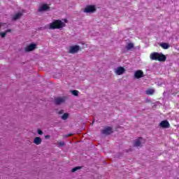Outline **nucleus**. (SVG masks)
<instances>
[{
    "label": "nucleus",
    "mask_w": 179,
    "mask_h": 179,
    "mask_svg": "<svg viewBox=\"0 0 179 179\" xmlns=\"http://www.w3.org/2000/svg\"><path fill=\"white\" fill-rule=\"evenodd\" d=\"M65 26V22H62L61 20H55L50 24L49 29L51 30H56L57 29H64Z\"/></svg>",
    "instance_id": "obj_1"
},
{
    "label": "nucleus",
    "mask_w": 179,
    "mask_h": 179,
    "mask_svg": "<svg viewBox=\"0 0 179 179\" xmlns=\"http://www.w3.org/2000/svg\"><path fill=\"white\" fill-rule=\"evenodd\" d=\"M150 57L151 59L154 61H160V62L166 61V57L164 56V55L157 53V52L152 53Z\"/></svg>",
    "instance_id": "obj_2"
},
{
    "label": "nucleus",
    "mask_w": 179,
    "mask_h": 179,
    "mask_svg": "<svg viewBox=\"0 0 179 179\" xmlns=\"http://www.w3.org/2000/svg\"><path fill=\"white\" fill-rule=\"evenodd\" d=\"M80 51V46L78 45H71L69 47V53L70 54H78Z\"/></svg>",
    "instance_id": "obj_3"
},
{
    "label": "nucleus",
    "mask_w": 179,
    "mask_h": 179,
    "mask_svg": "<svg viewBox=\"0 0 179 179\" xmlns=\"http://www.w3.org/2000/svg\"><path fill=\"white\" fill-rule=\"evenodd\" d=\"M84 13H93L96 12V7L94 6H87L83 10Z\"/></svg>",
    "instance_id": "obj_4"
},
{
    "label": "nucleus",
    "mask_w": 179,
    "mask_h": 179,
    "mask_svg": "<svg viewBox=\"0 0 179 179\" xmlns=\"http://www.w3.org/2000/svg\"><path fill=\"white\" fill-rule=\"evenodd\" d=\"M36 47L37 45H36V43H31L25 47V51L26 52H30V51H34V50H36Z\"/></svg>",
    "instance_id": "obj_5"
},
{
    "label": "nucleus",
    "mask_w": 179,
    "mask_h": 179,
    "mask_svg": "<svg viewBox=\"0 0 179 179\" xmlns=\"http://www.w3.org/2000/svg\"><path fill=\"white\" fill-rule=\"evenodd\" d=\"M142 143H145V140L142 138H138L134 141V146L138 148V146H141Z\"/></svg>",
    "instance_id": "obj_6"
},
{
    "label": "nucleus",
    "mask_w": 179,
    "mask_h": 179,
    "mask_svg": "<svg viewBox=\"0 0 179 179\" xmlns=\"http://www.w3.org/2000/svg\"><path fill=\"white\" fill-rule=\"evenodd\" d=\"M115 73L116 75H122V74L125 73V69L124 67L119 66V67L115 69Z\"/></svg>",
    "instance_id": "obj_7"
},
{
    "label": "nucleus",
    "mask_w": 179,
    "mask_h": 179,
    "mask_svg": "<svg viewBox=\"0 0 179 179\" xmlns=\"http://www.w3.org/2000/svg\"><path fill=\"white\" fill-rule=\"evenodd\" d=\"M66 99L65 97H59L55 99V103L57 106H59V104H62V103H65V100Z\"/></svg>",
    "instance_id": "obj_8"
},
{
    "label": "nucleus",
    "mask_w": 179,
    "mask_h": 179,
    "mask_svg": "<svg viewBox=\"0 0 179 179\" xmlns=\"http://www.w3.org/2000/svg\"><path fill=\"white\" fill-rule=\"evenodd\" d=\"M143 71L141 70L136 71L134 73V78L136 79H141V78H143Z\"/></svg>",
    "instance_id": "obj_9"
},
{
    "label": "nucleus",
    "mask_w": 179,
    "mask_h": 179,
    "mask_svg": "<svg viewBox=\"0 0 179 179\" xmlns=\"http://www.w3.org/2000/svg\"><path fill=\"white\" fill-rule=\"evenodd\" d=\"M103 135H110L113 134V129L111 127H106L102 131Z\"/></svg>",
    "instance_id": "obj_10"
},
{
    "label": "nucleus",
    "mask_w": 179,
    "mask_h": 179,
    "mask_svg": "<svg viewBox=\"0 0 179 179\" xmlns=\"http://www.w3.org/2000/svg\"><path fill=\"white\" fill-rule=\"evenodd\" d=\"M159 125L162 128H169V127H170V123H169L167 120H163L160 122Z\"/></svg>",
    "instance_id": "obj_11"
},
{
    "label": "nucleus",
    "mask_w": 179,
    "mask_h": 179,
    "mask_svg": "<svg viewBox=\"0 0 179 179\" xmlns=\"http://www.w3.org/2000/svg\"><path fill=\"white\" fill-rule=\"evenodd\" d=\"M50 9V6L47 4H43L39 8H38V12H44L45 10H48Z\"/></svg>",
    "instance_id": "obj_12"
},
{
    "label": "nucleus",
    "mask_w": 179,
    "mask_h": 179,
    "mask_svg": "<svg viewBox=\"0 0 179 179\" xmlns=\"http://www.w3.org/2000/svg\"><path fill=\"white\" fill-rule=\"evenodd\" d=\"M42 141H43L41 140V138H40V137H36L34 139V143H35V145H41Z\"/></svg>",
    "instance_id": "obj_13"
},
{
    "label": "nucleus",
    "mask_w": 179,
    "mask_h": 179,
    "mask_svg": "<svg viewBox=\"0 0 179 179\" xmlns=\"http://www.w3.org/2000/svg\"><path fill=\"white\" fill-rule=\"evenodd\" d=\"M21 16H23V13H17L13 17V20H17V19H20Z\"/></svg>",
    "instance_id": "obj_14"
},
{
    "label": "nucleus",
    "mask_w": 179,
    "mask_h": 179,
    "mask_svg": "<svg viewBox=\"0 0 179 179\" xmlns=\"http://www.w3.org/2000/svg\"><path fill=\"white\" fill-rule=\"evenodd\" d=\"M160 45L162 46L164 50H168V48H170V45L169 43H161Z\"/></svg>",
    "instance_id": "obj_15"
},
{
    "label": "nucleus",
    "mask_w": 179,
    "mask_h": 179,
    "mask_svg": "<svg viewBox=\"0 0 179 179\" xmlns=\"http://www.w3.org/2000/svg\"><path fill=\"white\" fill-rule=\"evenodd\" d=\"M132 48H134V43H129L126 45V49L128 50H132Z\"/></svg>",
    "instance_id": "obj_16"
},
{
    "label": "nucleus",
    "mask_w": 179,
    "mask_h": 179,
    "mask_svg": "<svg viewBox=\"0 0 179 179\" xmlns=\"http://www.w3.org/2000/svg\"><path fill=\"white\" fill-rule=\"evenodd\" d=\"M70 92L71 93V94H73V96H79V91L78 90H71Z\"/></svg>",
    "instance_id": "obj_17"
},
{
    "label": "nucleus",
    "mask_w": 179,
    "mask_h": 179,
    "mask_svg": "<svg viewBox=\"0 0 179 179\" xmlns=\"http://www.w3.org/2000/svg\"><path fill=\"white\" fill-rule=\"evenodd\" d=\"M145 93H146V94L152 95V94H153V93H155V90H153V89L148 90H146Z\"/></svg>",
    "instance_id": "obj_18"
},
{
    "label": "nucleus",
    "mask_w": 179,
    "mask_h": 179,
    "mask_svg": "<svg viewBox=\"0 0 179 179\" xmlns=\"http://www.w3.org/2000/svg\"><path fill=\"white\" fill-rule=\"evenodd\" d=\"M57 146L59 148H62V146H65V143L64 142H58L57 143Z\"/></svg>",
    "instance_id": "obj_19"
},
{
    "label": "nucleus",
    "mask_w": 179,
    "mask_h": 179,
    "mask_svg": "<svg viewBox=\"0 0 179 179\" xmlns=\"http://www.w3.org/2000/svg\"><path fill=\"white\" fill-rule=\"evenodd\" d=\"M80 169H82V167H80V166H76V167L73 168V169L71 170V171H72V173H75V171H77V170H80Z\"/></svg>",
    "instance_id": "obj_20"
},
{
    "label": "nucleus",
    "mask_w": 179,
    "mask_h": 179,
    "mask_svg": "<svg viewBox=\"0 0 179 179\" xmlns=\"http://www.w3.org/2000/svg\"><path fill=\"white\" fill-rule=\"evenodd\" d=\"M68 119V113H66L62 116V120H67Z\"/></svg>",
    "instance_id": "obj_21"
},
{
    "label": "nucleus",
    "mask_w": 179,
    "mask_h": 179,
    "mask_svg": "<svg viewBox=\"0 0 179 179\" xmlns=\"http://www.w3.org/2000/svg\"><path fill=\"white\" fill-rule=\"evenodd\" d=\"M0 36L1 38H5V37L6 36V32L0 33Z\"/></svg>",
    "instance_id": "obj_22"
},
{
    "label": "nucleus",
    "mask_w": 179,
    "mask_h": 179,
    "mask_svg": "<svg viewBox=\"0 0 179 179\" xmlns=\"http://www.w3.org/2000/svg\"><path fill=\"white\" fill-rule=\"evenodd\" d=\"M38 135H43V131L41 129H38Z\"/></svg>",
    "instance_id": "obj_23"
},
{
    "label": "nucleus",
    "mask_w": 179,
    "mask_h": 179,
    "mask_svg": "<svg viewBox=\"0 0 179 179\" xmlns=\"http://www.w3.org/2000/svg\"><path fill=\"white\" fill-rule=\"evenodd\" d=\"M10 31H12L11 29H7L5 33H6V34H8V33H10Z\"/></svg>",
    "instance_id": "obj_24"
},
{
    "label": "nucleus",
    "mask_w": 179,
    "mask_h": 179,
    "mask_svg": "<svg viewBox=\"0 0 179 179\" xmlns=\"http://www.w3.org/2000/svg\"><path fill=\"white\" fill-rule=\"evenodd\" d=\"M58 114H64V110H61L60 111H59Z\"/></svg>",
    "instance_id": "obj_25"
},
{
    "label": "nucleus",
    "mask_w": 179,
    "mask_h": 179,
    "mask_svg": "<svg viewBox=\"0 0 179 179\" xmlns=\"http://www.w3.org/2000/svg\"><path fill=\"white\" fill-rule=\"evenodd\" d=\"M45 139H50V135L45 136Z\"/></svg>",
    "instance_id": "obj_26"
},
{
    "label": "nucleus",
    "mask_w": 179,
    "mask_h": 179,
    "mask_svg": "<svg viewBox=\"0 0 179 179\" xmlns=\"http://www.w3.org/2000/svg\"><path fill=\"white\" fill-rule=\"evenodd\" d=\"M0 29H1V24H0Z\"/></svg>",
    "instance_id": "obj_27"
}]
</instances>
